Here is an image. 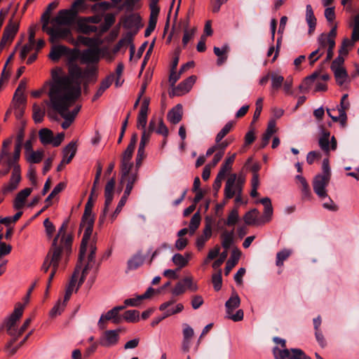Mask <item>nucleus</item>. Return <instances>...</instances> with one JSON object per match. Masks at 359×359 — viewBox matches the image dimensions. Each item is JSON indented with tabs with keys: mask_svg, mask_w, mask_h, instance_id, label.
<instances>
[{
	"mask_svg": "<svg viewBox=\"0 0 359 359\" xmlns=\"http://www.w3.org/2000/svg\"><path fill=\"white\" fill-rule=\"evenodd\" d=\"M80 51L78 49H71L67 47L65 56L67 57L68 76L62 75V69L57 67L52 69V81L50 83V88L53 87L56 81H64L65 78L68 79L69 90H76L81 88L83 83L85 90H87L90 83L96 82L98 76V67L95 65H87L84 69L81 67L75 61L80 57Z\"/></svg>",
	"mask_w": 359,
	"mask_h": 359,
	"instance_id": "obj_1",
	"label": "nucleus"
},
{
	"mask_svg": "<svg viewBox=\"0 0 359 359\" xmlns=\"http://www.w3.org/2000/svg\"><path fill=\"white\" fill-rule=\"evenodd\" d=\"M81 94V88H78L76 90H69L67 78H65L64 81H56L53 87L49 89L48 93L49 100H45L44 102L65 119L61 125L65 130L67 129L74 121L66 116V111L69 110Z\"/></svg>",
	"mask_w": 359,
	"mask_h": 359,
	"instance_id": "obj_2",
	"label": "nucleus"
},
{
	"mask_svg": "<svg viewBox=\"0 0 359 359\" xmlns=\"http://www.w3.org/2000/svg\"><path fill=\"white\" fill-rule=\"evenodd\" d=\"M69 222L65 221L58 230L57 234L53 239L50 248L41 266V269L46 273L52 266V271H57L63 251L69 252L72 244V236L67 233Z\"/></svg>",
	"mask_w": 359,
	"mask_h": 359,
	"instance_id": "obj_3",
	"label": "nucleus"
},
{
	"mask_svg": "<svg viewBox=\"0 0 359 359\" xmlns=\"http://www.w3.org/2000/svg\"><path fill=\"white\" fill-rule=\"evenodd\" d=\"M93 224L94 216L92 215V209L85 207L84 213L80 225V227L85 228L79 250L80 260L86 256L88 244L90 242V236L93 233Z\"/></svg>",
	"mask_w": 359,
	"mask_h": 359,
	"instance_id": "obj_4",
	"label": "nucleus"
},
{
	"mask_svg": "<svg viewBox=\"0 0 359 359\" xmlns=\"http://www.w3.org/2000/svg\"><path fill=\"white\" fill-rule=\"evenodd\" d=\"M84 4L83 0H76L72 5L70 9L60 10L57 15L53 18L50 24L54 25L69 26L72 25L76 19V15L81 7Z\"/></svg>",
	"mask_w": 359,
	"mask_h": 359,
	"instance_id": "obj_5",
	"label": "nucleus"
},
{
	"mask_svg": "<svg viewBox=\"0 0 359 359\" xmlns=\"http://www.w3.org/2000/svg\"><path fill=\"white\" fill-rule=\"evenodd\" d=\"M42 30L49 35V41L52 43L60 40H65L72 44L75 43L72 31L69 27H63L62 25L55 24L51 26H42Z\"/></svg>",
	"mask_w": 359,
	"mask_h": 359,
	"instance_id": "obj_6",
	"label": "nucleus"
},
{
	"mask_svg": "<svg viewBox=\"0 0 359 359\" xmlns=\"http://www.w3.org/2000/svg\"><path fill=\"white\" fill-rule=\"evenodd\" d=\"M350 27L353 28L351 38L344 39L339 50L340 55H347L349 50L355 46V43L359 41V14L354 17Z\"/></svg>",
	"mask_w": 359,
	"mask_h": 359,
	"instance_id": "obj_7",
	"label": "nucleus"
},
{
	"mask_svg": "<svg viewBox=\"0 0 359 359\" xmlns=\"http://www.w3.org/2000/svg\"><path fill=\"white\" fill-rule=\"evenodd\" d=\"M139 180V174L137 169L132 170V169L121 170L120 180V191L125 187L123 194L130 196L134 184Z\"/></svg>",
	"mask_w": 359,
	"mask_h": 359,
	"instance_id": "obj_8",
	"label": "nucleus"
},
{
	"mask_svg": "<svg viewBox=\"0 0 359 359\" xmlns=\"http://www.w3.org/2000/svg\"><path fill=\"white\" fill-rule=\"evenodd\" d=\"M20 20L15 19L14 15L10 18L7 25L5 27L1 40L0 41V49L11 43L18 32Z\"/></svg>",
	"mask_w": 359,
	"mask_h": 359,
	"instance_id": "obj_9",
	"label": "nucleus"
},
{
	"mask_svg": "<svg viewBox=\"0 0 359 359\" xmlns=\"http://www.w3.org/2000/svg\"><path fill=\"white\" fill-rule=\"evenodd\" d=\"M240 297L237 293L233 292L225 304L227 314L226 317L229 319H231L234 322L243 320L244 315L243 310L239 309L235 314H233V311L240 306Z\"/></svg>",
	"mask_w": 359,
	"mask_h": 359,
	"instance_id": "obj_10",
	"label": "nucleus"
},
{
	"mask_svg": "<svg viewBox=\"0 0 359 359\" xmlns=\"http://www.w3.org/2000/svg\"><path fill=\"white\" fill-rule=\"evenodd\" d=\"M7 165L9 167H13L12 175L9 182L4 185L2 188L4 193H10L15 190L21 180L20 176V166L18 164V161L13 162L12 161L7 160Z\"/></svg>",
	"mask_w": 359,
	"mask_h": 359,
	"instance_id": "obj_11",
	"label": "nucleus"
},
{
	"mask_svg": "<svg viewBox=\"0 0 359 359\" xmlns=\"http://www.w3.org/2000/svg\"><path fill=\"white\" fill-rule=\"evenodd\" d=\"M175 302H176L175 299H170L168 302H165L160 305L159 310L161 311H164V313L161 316L156 317L153 319V320L151 323V325L152 327L156 326L163 319H165L170 316L179 313L183 311L184 306L181 303L177 304L176 305L175 310H166L167 308H168L171 305H173L175 303Z\"/></svg>",
	"mask_w": 359,
	"mask_h": 359,
	"instance_id": "obj_12",
	"label": "nucleus"
},
{
	"mask_svg": "<svg viewBox=\"0 0 359 359\" xmlns=\"http://www.w3.org/2000/svg\"><path fill=\"white\" fill-rule=\"evenodd\" d=\"M273 353L276 359H311L299 348H292L290 351L287 348L281 350L278 347H274Z\"/></svg>",
	"mask_w": 359,
	"mask_h": 359,
	"instance_id": "obj_13",
	"label": "nucleus"
},
{
	"mask_svg": "<svg viewBox=\"0 0 359 359\" xmlns=\"http://www.w3.org/2000/svg\"><path fill=\"white\" fill-rule=\"evenodd\" d=\"M96 250L97 248L95 246V243L94 241H93L90 243L88 260L84 268L83 269L81 276L79 280V285L84 281L87 274L88 273V271L90 269L95 268V270L97 271L100 267V262H97L95 260Z\"/></svg>",
	"mask_w": 359,
	"mask_h": 359,
	"instance_id": "obj_14",
	"label": "nucleus"
},
{
	"mask_svg": "<svg viewBox=\"0 0 359 359\" xmlns=\"http://www.w3.org/2000/svg\"><path fill=\"white\" fill-rule=\"evenodd\" d=\"M330 178L327 176L317 175L313 181V189L316 194L320 198L327 196L326 187L329 184Z\"/></svg>",
	"mask_w": 359,
	"mask_h": 359,
	"instance_id": "obj_15",
	"label": "nucleus"
},
{
	"mask_svg": "<svg viewBox=\"0 0 359 359\" xmlns=\"http://www.w3.org/2000/svg\"><path fill=\"white\" fill-rule=\"evenodd\" d=\"M100 59V50L97 48H88L82 51L80 55V62L81 64H87V65H95Z\"/></svg>",
	"mask_w": 359,
	"mask_h": 359,
	"instance_id": "obj_16",
	"label": "nucleus"
},
{
	"mask_svg": "<svg viewBox=\"0 0 359 359\" xmlns=\"http://www.w3.org/2000/svg\"><path fill=\"white\" fill-rule=\"evenodd\" d=\"M187 290L195 292L198 290L196 283H194L192 277H186L178 282L172 290V294L175 296L181 295Z\"/></svg>",
	"mask_w": 359,
	"mask_h": 359,
	"instance_id": "obj_17",
	"label": "nucleus"
},
{
	"mask_svg": "<svg viewBox=\"0 0 359 359\" xmlns=\"http://www.w3.org/2000/svg\"><path fill=\"white\" fill-rule=\"evenodd\" d=\"M318 49L321 51L325 52V49L327 47V56L326 61L330 60L334 55V49L335 47V40L329 39L327 36V34L325 33H322L318 37Z\"/></svg>",
	"mask_w": 359,
	"mask_h": 359,
	"instance_id": "obj_18",
	"label": "nucleus"
},
{
	"mask_svg": "<svg viewBox=\"0 0 359 359\" xmlns=\"http://www.w3.org/2000/svg\"><path fill=\"white\" fill-rule=\"evenodd\" d=\"M115 179L111 178L109 180L107 183L105 185L104 187V207L103 209V215L102 217H100V221L102 222L104 217H105L106 214L107 213L109 206L113 201L114 198V187H115Z\"/></svg>",
	"mask_w": 359,
	"mask_h": 359,
	"instance_id": "obj_19",
	"label": "nucleus"
},
{
	"mask_svg": "<svg viewBox=\"0 0 359 359\" xmlns=\"http://www.w3.org/2000/svg\"><path fill=\"white\" fill-rule=\"evenodd\" d=\"M236 174H231L227 179L224 191L226 199L232 198L236 194H243L241 187L236 184Z\"/></svg>",
	"mask_w": 359,
	"mask_h": 359,
	"instance_id": "obj_20",
	"label": "nucleus"
},
{
	"mask_svg": "<svg viewBox=\"0 0 359 359\" xmlns=\"http://www.w3.org/2000/svg\"><path fill=\"white\" fill-rule=\"evenodd\" d=\"M119 339V330H107L99 339V344L104 347L115 346Z\"/></svg>",
	"mask_w": 359,
	"mask_h": 359,
	"instance_id": "obj_21",
	"label": "nucleus"
},
{
	"mask_svg": "<svg viewBox=\"0 0 359 359\" xmlns=\"http://www.w3.org/2000/svg\"><path fill=\"white\" fill-rule=\"evenodd\" d=\"M111 320L115 324H118L122 322V317L116 313V311L112 309L109 311L105 315H102L99 321L98 327L100 330H104L106 328V321Z\"/></svg>",
	"mask_w": 359,
	"mask_h": 359,
	"instance_id": "obj_22",
	"label": "nucleus"
},
{
	"mask_svg": "<svg viewBox=\"0 0 359 359\" xmlns=\"http://www.w3.org/2000/svg\"><path fill=\"white\" fill-rule=\"evenodd\" d=\"M84 258H85V257L81 260H80V259L79 258V262L76 266L75 271H74V272L72 276V278L69 283V285L66 289V292H65V297H64V300H63L65 302H67L69 299V298L72 294L76 280H77V277L79 274L80 269L81 268L82 261L84 259Z\"/></svg>",
	"mask_w": 359,
	"mask_h": 359,
	"instance_id": "obj_23",
	"label": "nucleus"
},
{
	"mask_svg": "<svg viewBox=\"0 0 359 359\" xmlns=\"http://www.w3.org/2000/svg\"><path fill=\"white\" fill-rule=\"evenodd\" d=\"M24 309L25 306L20 303L15 306L13 312L5 323L6 328L17 326V322L22 316Z\"/></svg>",
	"mask_w": 359,
	"mask_h": 359,
	"instance_id": "obj_24",
	"label": "nucleus"
},
{
	"mask_svg": "<svg viewBox=\"0 0 359 359\" xmlns=\"http://www.w3.org/2000/svg\"><path fill=\"white\" fill-rule=\"evenodd\" d=\"M133 35L131 33H128L124 37L118 41L116 45L114 47V51L118 52L124 46H128L130 45V60L132 59L134 53H135V46L133 43Z\"/></svg>",
	"mask_w": 359,
	"mask_h": 359,
	"instance_id": "obj_25",
	"label": "nucleus"
},
{
	"mask_svg": "<svg viewBox=\"0 0 359 359\" xmlns=\"http://www.w3.org/2000/svg\"><path fill=\"white\" fill-rule=\"evenodd\" d=\"M196 81L195 75L190 76L184 81H182L175 89V94L177 95H183L188 93Z\"/></svg>",
	"mask_w": 359,
	"mask_h": 359,
	"instance_id": "obj_26",
	"label": "nucleus"
},
{
	"mask_svg": "<svg viewBox=\"0 0 359 359\" xmlns=\"http://www.w3.org/2000/svg\"><path fill=\"white\" fill-rule=\"evenodd\" d=\"M183 341H182V350L184 352H188L190 347L191 339L194 335L193 328L188 324H183Z\"/></svg>",
	"mask_w": 359,
	"mask_h": 359,
	"instance_id": "obj_27",
	"label": "nucleus"
},
{
	"mask_svg": "<svg viewBox=\"0 0 359 359\" xmlns=\"http://www.w3.org/2000/svg\"><path fill=\"white\" fill-rule=\"evenodd\" d=\"M259 202L264 206L262 223H268L271 220L273 215V207L271 199L268 197H265L262 198Z\"/></svg>",
	"mask_w": 359,
	"mask_h": 359,
	"instance_id": "obj_28",
	"label": "nucleus"
},
{
	"mask_svg": "<svg viewBox=\"0 0 359 359\" xmlns=\"http://www.w3.org/2000/svg\"><path fill=\"white\" fill-rule=\"evenodd\" d=\"M78 43L88 46L89 48H93L98 47L101 43V40L98 36L90 38L79 35L77 36L76 41L74 45H77Z\"/></svg>",
	"mask_w": 359,
	"mask_h": 359,
	"instance_id": "obj_29",
	"label": "nucleus"
},
{
	"mask_svg": "<svg viewBox=\"0 0 359 359\" xmlns=\"http://www.w3.org/2000/svg\"><path fill=\"white\" fill-rule=\"evenodd\" d=\"M135 149L130 147H127L126 149L122 154L121 170L132 169L133 163L131 162V158Z\"/></svg>",
	"mask_w": 359,
	"mask_h": 359,
	"instance_id": "obj_30",
	"label": "nucleus"
},
{
	"mask_svg": "<svg viewBox=\"0 0 359 359\" xmlns=\"http://www.w3.org/2000/svg\"><path fill=\"white\" fill-rule=\"evenodd\" d=\"M32 189L25 188L18 193L13 203L15 209L19 210L23 208L26 198L31 194Z\"/></svg>",
	"mask_w": 359,
	"mask_h": 359,
	"instance_id": "obj_31",
	"label": "nucleus"
},
{
	"mask_svg": "<svg viewBox=\"0 0 359 359\" xmlns=\"http://www.w3.org/2000/svg\"><path fill=\"white\" fill-rule=\"evenodd\" d=\"M67 47L64 45H55L51 47L49 58L53 62H57L62 57L65 56Z\"/></svg>",
	"mask_w": 359,
	"mask_h": 359,
	"instance_id": "obj_32",
	"label": "nucleus"
},
{
	"mask_svg": "<svg viewBox=\"0 0 359 359\" xmlns=\"http://www.w3.org/2000/svg\"><path fill=\"white\" fill-rule=\"evenodd\" d=\"M77 150L76 144L74 142H69L63 149L62 163H69L74 157Z\"/></svg>",
	"mask_w": 359,
	"mask_h": 359,
	"instance_id": "obj_33",
	"label": "nucleus"
},
{
	"mask_svg": "<svg viewBox=\"0 0 359 359\" xmlns=\"http://www.w3.org/2000/svg\"><path fill=\"white\" fill-rule=\"evenodd\" d=\"M306 20L309 25L308 34L311 35L315 31L317 20L310 4H308L306 7Z\"/></svg>",
	"mask_w": 359,
	"mask_h": 359,
	"instance_id": "obj_34",
	"label": "nucleus"
},
{
	"mask_svg": "<svg viewBox=\"0 0 359 359\" xmlns=\"http://www.w3.org/2000/svg\"><path fill=\"white\" fill-rule=\"evenodd\" d=\"M167 117L171 123H178L182 118V106L180 104H177L168 111Z\"/></svg>",
	"mask_w": 359,
	"mask_h": 359,
	"instance_id": "obj_35",
	"label": "nucleus"
},
{
	"mask_svg": "<svg viewBox=\"0 0 359 359\" xmlns=\"http://www.w3.org/2000/svg\"><path fill=\"white\" fill-rule=\"evenodd\" d=\"M114 79V74H111L101 81L99 88L97 89L96 93L94 95L93 97V102L97 100L104 93V92L111 85Z\"/></svg>",
	"mask_w": 359,
	"mask_h": 359,
	"instance_id": "obj_36",
	"label": "nucleus"
},
{
	"mask_svg": "<svg viewBox=\"0 0 359 359\" xmlns=\"http://www.w3.org/2000/svg\"><path fill=\"white\" fill-rule=\"evenodd\" d=\"M212 236V228L210 224H206L203 229V233L199 236L196 239V247L201 250L203 248L205 243L210 239Z\"/></svg>",
	"mask_w": 359,
	"mask_h": 359,
	"instance_id": "obj_37",
	"label": "nucleus"
},
{
	"mask_svg": "<svg viewBox=\"0 0 359 359\" xmlns=\"http://www.w3.org/2000/svg\"><path fill=\"white\" fill-rule=\"evenodd\" d=\"M259 212L257 209L254 208L247 212L243 216V220L247 225H259L262 221L258 220Z\"/></svg>",
	"mask_w": 359,
	"mask_h": 359,
	"instance_id": "obj_38",
	"label": "nucleus"
},
{
	"mask_svg": "<svg viewBox=\"0 0 359 359\" xmlns=\"http://www.w3.org/2000/svg\"><path fill=\"white\" fill-rule=\"evenodd\" d=\"M24 138V133L22 131L18 134L16 142L15 144V149L13 154V158H8V160L12 161L13 162L18 161L20 157V152L22 146V142Z\"/></svg>",
	"mask_w": 359,
	"mask_h": 359,
	"instance_id": "obj_39",
	"label": "nucleus"
},
{
	"mask_svg": "<svg viewBox=\"0 0 359 359\" xmlns=\"http://www.w3.org/2000/svg\"><path fill=\"white\" fill-rule=\"evenodd\" d=\"M241 256V252L238 250H233L231 253V257L226 263L224 269V273L226 276L229 275L232 269L237 264Z\"/></svg>",
	"mask_w": 359,
	"mask_h": 359,
	"instance_id": "obj_40",
	"label": "nucleus"
},
{
	"mask_svg": "<svg viewBox=\"0 0 359 359\" xmlns=\"http://www.w3.org/2000/svg\"><path fill=\"white\" fill-rule=\"evenodd\" d=\"M214 53L218 57L217 63L218 65H222L227 59V53L229 51V46L224 45L219 48L218 47H214Z\"/></svg>",
	"mask_w": 359,
	"mask_h": 359,
	"instance_id": "obj_41",
	"label": "nucleus"
},
{
	"mask_svg": "<svg viewBox=\"0 0 359 359\" xmlns=\"http://www.w3.org/2000/svg\"><path fill=\"white\" fill-rule=\"evenodd\" d=\"M144 261V257L140 253L138 252L135 255L130 259L128 262V270H135L140 266H142Z\"/></svg>",
	"mask_w": 359,
	"mask_h": 359,
	"instance_id": "obj_42",
	"label": "nucleus"
},
{
	"mask_svg": "<svg viewBox=\"0 0 359 359\" xmlns=\"http://www.w3.org/2000/svg\"><path fill=\"white\" fill-rule=\"evenodd\" d=\"M58 1H53L49 4L47 6L46 11L41 15V20L42 22V26H48L50 22V13L53 10L55 9L58 6Z\"/></svg>",
	"mask_w": 359,
	"mask_h": 359,
	"instance_id": "obj_43",
	"label": "nucleus"
},
{
	"mask_svg": "<svg viewBox=\"0 0 359 359\" xmlns=\"http://www.w3.org/2000/svg\"><path fill=\"white\" fill-rule=\"evenodd\" d=\"M296 180L300 183L302 186L301 191L303 198H309L311 197V193L309 185L306 179L302 175H297Z\"/></svg>",
	"mask_w": 359,
	"mask_h": 359,
	"instance_id": "obj_44",
	"label": "nucleus"
},
{
	"mask_svg": "<svg viewBox=\"0 0 359 359\" xmlns=\"http://www.w3.org/2000/svg\"><path fill=\"white\" fill-rule=\"evenodd\" d=\"M77 31L80 33L89 34L97 31V27L95 25H88L84 20H80L77 25Z\"/></svg>",
	"mask_w": 359,
	"mask_h": 359,
	"instance_id": "obj_45",
	"label": "nucleus"
},
{
	"mask_svg": "<svg viewBox=\"0 0 359 359\" xmlns=\"http://www.w3.org/2000/svg\"><path fill=\"white\" fill-rule=\"evenodd\" d=\"M53 132L48 128H42L39 132V140L43 145L50 144L53 140Z\"/></svg>",
	"mask_w": 359,
	"mask_h": 359,
	"instance_id": "obj_46",
	"label": "nucleus"
},
{
	"mask_svg": "<svg viewBox=\"0 0 359 359\" xmlns=\"http://www.w3.org/2000/svg\"><path fill=\"white\" fill-rule=\"evenodd\" d=\"M334 72L336 81L338 85L342 86L347 79L348 74L344 67H338L337 69H332Z\"/></svg>",
	"mask_w": 359,
	"mask_h": 359,
	"instance_id": "obj_47",
	"label": "nucleus"
},
{
	"mask_svg": "<svg viewBox=\"0 0 359 359\" xmlns=\"http://www.w3.org/2000/svg\"><path fill=\"white\" fill-rule=\"evenodd\" d=\"M8 334L11 336L13 338L7 343L6 348L8 349L11 346H13V344L18 339L19 337L22 335L20 334V329L17 328V326L6 328Z\"/></svg>",
	"mask_w": 359,
	"mask_h": 359,
	"instance_id": "obj_48",
	"label": "nucleus"
},
{
	"mask_svg": "<svg viewBox=\"0 0 359 359\" xmlns=\"http://www.w3.org/2000/svg\"><path fill=\"white\" fill-rule=\"evenodd\" d=\"M236 154H233L232 155H231L230 156L225 159L224 162L221 166L219 173H222L223 174V175L225 176L226 172L231 170L232 165L236 158Z\"/></svg>",
	"mask_w": 359,
	"mask_h": 359,
	"instance_id": "obj_49",
	"label": "nucleus"
},
{
	"mask_svg": "<svg viewBox=\"0 0 359 359\" xmlns=\"http://www.w3.org/2000/svg\"><path fill=\"white\" fill-rule=\"evenodd\" d=\"M140 318V312L137 310H128L126 311L122 319H124L127 322L135 323L137 322Z\"/></svg>",
	"mask_w": 359,
	"mask_h": 359,
	"instance_id": "obj_50",
	"label": "nucleus"
},
{
	"mask_svg": "<svg viewBox=\"0 0 359 359\" xmlns=\"http://www.w3.org/2000/svg\"><path fill=\"white\" fill-rule=\"evenodd\" d=\"M271 88L274 90H278L284 82V77L276 73L271 74Z\"/></svg>",
	"mask_w": 359,
	"mask_h": 359,
	"instance_id": "obj_51",
	"label": "nucleus"
},
{
	"mask_svg": "<svg viewBox=\"0 0 359 359\" xmlns=\"http://www.w3.org/2000/svg\"><path fill=\"white\" fill-rule=\"evenodd\" d=\"M234 123L229 121L222 128V129L217 133L215 137V142H219L222 140L231 130Z\"/></svg>",
	"mask_w": 359,
	"mask_h": 359,
	"instance_id": "obj_52",
	"label": "nucleus"
},
{
	"mask_svg": "<svg viewBox=\"0 0 359 359\" xmlns=\"http://www.w3.org/2000/svg\"><path fill=\"white\" fill-rule=\"evenodd\" d=\"M33 111V119L35 123H41L45 115V111L38 104H34L32 107Z\"/></svg>",
	"mask_w": 359,
	"mask_h": 359,
	"instance_id": "obj_53",
	"label": "nucleus"
},
{
	"mask_svg": "<svg viewBox=\"0 0 359 359\" xmlns=\"http://www.w3.org/2000/svg\"><path fill=\"white\" fill-rule=\"evenodd\" d=\"M330 135V132L324 131L318 141L320 147L324 151H325L327 154L330 151V147H329Z\"/></svg>",
	"mask_w": 359,
	"mask_h": 359,
	"instance_id": "obj_54",
	"label": "nucleus"
},
{
	"mask_svg": "<svg viewBox=\"0 0 359 359\" xmlns=\"http://www.w3.org/2000/svg\"><path fill=\"white\" fill-rule=\"evenodd\" d=\"M148 112L149 111L140 110L137 121V127L138 128L146 130L145 127L147 123Z\"/></svg>",
	"mask_w": 359,
	"mask_h": 359,
	"instance_id": "obj_55",
	"label": "nucleus"
},
{
	"mask_svg": "<svg viewBox=\"0 0 359 359\" xmlns=\"http://www.w3.org/2000/svg\"><path fill=\"white\" fill-rule=\"evenodd\" d=\"M65 306V302L63 301L62 302H61L59 300L50 310L49 313L50 316L51 318H55L56 316L60 315L62 312L64 311Z\"/></svg>",
	"mask_w": 359,
	"mask_h": 359,
	"instance_id": "obj_56",
	"label": "nucleus"
},
{
	"mask_svg": "<svg viewBox=\"0 0 359 359\" xmlns=\"http://www.w3.org/2000/svg\"><path fill=\"white\" fill-rule=\"evenodd\" d=\"M200 222H201V216L199 215V213L196 212L195 213L191 220H190V223H189V233L191 235H193L196 230L198 228L199 225H200Z\"/></svg>",
	"mask_w": 359,
	"mask_h": 359,
	"instance_id": "obj_57",
	"label": "nucleus"
},
{
	"mask_svg": "<svg viewBox=\"0 0 359 359\" xmlns=\"http://www.w3.org/2000/svg\"><path fill=\"white\" fill-rule=\"evenodd\" d=\"M172 260L173 263L178 266V269H182L188 264V258L184 257V255L179 253L174 255Z\"/></svg>",
	"mask_w": 359,
	"mask_h": 359,
	"instance_id": "obj_58",
	"label": "nucleus"
},
{
	"mask_svg": "<svg viewBox=\"0 0 359 359\" xmlns=\"http://www.w3.org/2000/svg\"><path fill=\"white\" fill-rule=\"evenodd\" d=\"M290 255L291 251L287 249H284L278 252L276 255V265L278 266H283L284 261L286 260L290 257Z\"/></svg>",
	"mask_w": 359,
	"mask_h": 359,
	"instance_id": "obj_59",
	"label": "nucleus"
},
{
	"mask_svg": "<svg viewBox=\"0 0 359 359\" xmlns=\"http://www.w3.org/2000/svg\"><path fill=\"white\" fill-rule=\"evenodd\" d=\"M128 198V196H126L125 194H123L114 212L111 215V222H114L116 219V218L117 217V216L118 215V214L121 212L123 207L126 203Z\"/></svg>",
	"mask_w": 359,
	"mask_h": 359,
	"instance_id": "obj_60",
	"label": "nucleus"
},
{
	"mask_svg": "<svg viewBox=\"0 0 359 359\" xmlns=\"http://www.w3.org/2000/svg\"><path fill=\"white\" fill-rule=\"evenodd\" d=\"M42 158L43 152L39 151H33L27 155V161L31 163H38L41 161Z\"/></svg>",
	"mask_w": 359,
	"mask_h": 359,
	"instance_id": "obj_61",
	"label": "nucleus"
},
{
	"mask_svg": "<svg viewBox=\"0 0 359 359\" xmlns=\"http://www.w3.org/2000/svg\"><path fill=\"white\" fill-rule=\"evenodd\" d=\"M158 16L150 15L149 24L144 31V36L148 37L151 35L152 32L155 29L157 23Z\"/></svg>",
	"mask_w": 359,
	"mask_h": 359,
	"instance_id": "obj_62",
	"label": "nucleus"
},
{
	"mask_svg": "<svg viewBox=\"0 0 359 359\" xmlns=\"http://www.w3.org/2000/svg\"><path fill=\"white\" fill-rule=\"evenodd\" d=\"M212 283L215 291H219L222 288V278L221 269H219L217 273L212 274Z\"/></svg>",
	"mask_w": 359,
	"mask_h": 359,
	"instance_id": "obj_63",
	"label": "nucleus"
},
{
	"mask_svg": "<svg viewBox=\"0 0 359 359\" xmlns=\"http://www.w3.org/2000/svg\"><path fill=\"white\" fill-rule=\"evenodd\" d=\"M196 31V28L193 27L190 29L186 27L184 31V35L182 37V44L184 46H186L188 43L194 38L195 33Z\"/></svg>",
	"mask_w": 359,
	"mask_h": 359,
	"instance_id": "obj_64",
	"label": "nucleus"
}]
</instances>
